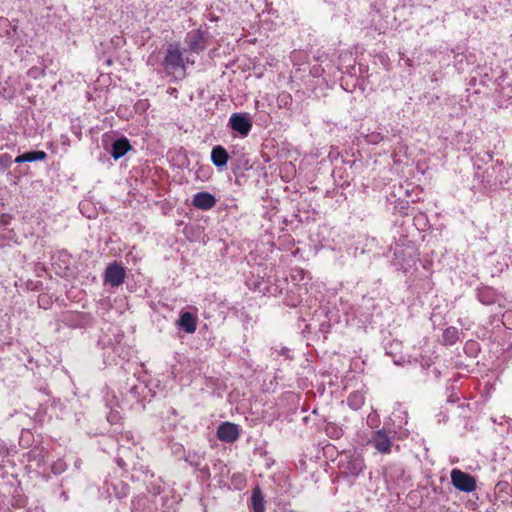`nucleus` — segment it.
<instances>
[{
	"label": "nucleus",
	"instance_id": "nucleus-1",
	"mask_svg": "<svg viewBox=\"0 0 512 512\" xmlns=\"http://www.w3.org/2000/svg\"><path fill=\"white\" fill-rule=\"evenodd\" d=\"M163 66L168 74L178 73L181 78L185 76V64L177 45L171 44L168 46Z\"/></svg>",
	"mask_w": 512,
	"mask_h": 512
},
{
	"label": "nucleus",
	"instance_id": "nucleus-2",
	"mask_svg": "<svg viewBox=\"0 0 512 512\" xmlns=\"http://www.w3.org/2000/svg\"><path fill=\"white\" fill-rule=\"evenodd\" d=\"M451 481L456 489L463 492H472L476 489L475 479L459 469L451 471Z\"/></svg>",
	"mask_w": 512,
	"mask_h": 512
},
{
	"label": "nucleus",
	"instance_id": "nucleus-3",
	"mask_svg": "<svg viewBox=\"0 0 512 512\" xmlns=\"http://www.w3.org/2000/svg\"><path fill=\"white\" fill-rule=\"evenodd\" d=\"M369 443L382 454H389L393 446V437L385 429L377 430L373 433Z\"/></svg>",
	"mask_w": 512,
	"mask_h": 512
},
{
	"label": "nucleus",
	"instance_id": "nucleus-4",
	"mask_svg": "<svg viewBox=\"0 0 512 512\" xmlns=\"http://www.w3.org/2000/svg\"><path fill=\"white\" fill-rule=\"evenodd\" d=\"M229 126L233 131L246 137L252 128V122L246 113H233L229 118Z\"/></svg>",
	"mask_w": 512,
	"mask_h": 512
},
{
	"label": "nucleus",
	"instance_id": "nucleus-5",
	"mask_svg": "<svg viewBox=\"0 0 512 512\" xmlns=\"http://www.w3.org/2000/svg\"><path fill=\"white\" fill-rule=\"evenodd\" d=\"M364 468V460L358 454L349 455L341 462V469L351 476H358Z\"/></svg>",
	"mask_w": 512,
	"mask_h": 512
},
{
	"label": "nucleus",
	"instance_id": "nucleus-6",
	"mask_svg": "<svg viewBox=\"0 0 512 512\" xmlns=\"http://www.w3.org/2000/svg\"><path fill=\"white\" fill-rule=\"evenodd\" d=\"M125 276L124 268L117 263H113L106 268L104 279L111 286L118 287L124 282Z\"/></svg>",
	"mask_w": 512,
	"mask_h": 512
},
{
	"label": "nucleus",
	"instance_id": "nucleus-7",
	"mask_svg": "<svg viewBox=\"0 0 512 512\" xmlns=\"http://www.w3.org/2000/svg\"><path fill=\"white\" fill-rule=\"evenodd\" d=\"M239 426L232 422H224L217 429V437L227 443H233L239 437Z\"/></svg>",
	"mask_w": 512,
	"mask_h": 512
},
{
	"label": "nucleus",
	"instance_id": "nucleus-8",
	"mask_svg": "<svg viewBox=\"0 0 512 512\" xmlns=\"http://www.w3.org/2000/svg\"><path fill=\"white\" fill-rule=\"evenodd\" d=\"M192 204L201 210H209L216 204V198L208 192H199L193 196Z\"/></svg>",
	"mask_w": 512,
	"mask_h": 512
},
{
	"label": "nucleus",
	"instance_id": "nucleus-9",
	"mask_svg": "<svg viewBox=\"0 0 512 512\" xmlns=\"http://www.w3.org/2000/svg\"><path fill=\"white\" fill-rule=\"evenodd\" d=\"M185 42L189 49L194 52H200L204 50V35L200 30H194L186 35Z\"/></svg>",
	"mask_w": 512,
	"mask_h": 512
},
{
	"label": "nucleus",
	"instance_id": "nucleus-10",
	"mask_svg": "<svg viewBox=\"0 0 512 512\" xmlns=\"http://www.w3.org/2000/svg\"><path fill=\"white\" fill-rule=\"evenodd\" d=\"M130 149H132L127 138L122 137L115 140L111 146V156L118 160L123 157Z\"/></svg>",
	"mask_w": 512,
	"mask_h": 512
},
{
	"label": "nucleus",
	"instance_id": "nucleus-11",
	"mask_svg": "<svg viewBox=\"0 0 512 512\" xmlns=\"http://www.w3.org/2000/svg\"><path fill=\"white\" fill-rule=\"evenodd\" d=\"M178 326L186 333H194L197 328V318L190 312H183L177 322Z\"/></svg>",
	"mask_w": 512,
	"mask_h": 512
},
{
	"label": "nucleus",
	"instance_id": "nucleus-12",
	"mask_svg": "<svg viewBox=\"0 0 512 512\" xmlns=\"http://www.w3.org/2000/svg\"><path fill=\"white\" fill-rule=\"evenodd\" d=\"M229 160V154L222 146H215L211 151V161L217 168L226 166Z\"/></svg>",
	"mask_w": 512,
	"mask_h": 512
},
{
	"label": "nucleus",
	"instance_id": "nucleus-13",
	"mask_svg": "<svg viewBox=\"0 0 512 512\" xmlns=\"http://www.w3.org/2000/svg\"><path fill=\"white\" fill-rule=\"evenodd\" d=\"M46 157L47 154L44 151H31L17 156L14 161L16 163L33 162L44 160Z\"/></svg>",
	"mask_w": 512,
	"mask_h": 512
},
{
	"label": "nucleus",
	"instance_id": "nucleus-14",
	"mask_svg": "<svg viewBox=\"0 0 512 512\" xmlns=\"http://www.w3.org/2000/svg\"><path fill=\"white\" fill-rule=\"evenodd\" d=\"M252 503L254 512H264L263 497L258 488H256L252 493Z\"/></svg>",
	"mask_w": 512,
	"mask_h": 512
},
{
	"label": "nucleus",
	"instance_id": "nucleus-15",
	"mask_svg": "<svg viewBox=\"0 0 512 512\" xmlns=\"http://www.w3.org/2000/svg\"><path fill=\"white\" fill-rule=\"evenodd\" d=\"M459 338V331L455 327H448L443 333V339L447 344H454Z\"/></svg>",
	"mask_w": 512,
	"mask_h": 512
},
{
	"label": "nucleus",
	"instance_id": "nucleus-16",
	"mask_svg": "<svg viewBox=\"0 0 512 512\" xmlns=\"http://www.w3.org/2000/svg\"><path fill=\"white\" fill-rule=\"evenodd\" d=\"M11 164H12V157L9 154L4 153V154L0 155V170H5V169L9 168Z\"/></svg>",
	"mask_w": 512,
	"mask_h": 512
},
{
	"label": "nucleus",
	"instance_id": "nucleus-17",
	"mask_svg": "<svg viewBox=\"0 0 512 512\" xmlns=\"http://www.w3.org/2000/svg\"><path fill=\"white\" fill-rule=\"evenodd\" d=\"M348 402L352 408L358 409L362 405L363 400L360 395L353 394L348 398Z\"/></svg>",
	"mask_w": 512,
	"mask_h": 512
},
{
	"label": "nucleus",
	"instance_id": "nucleus-18",
	"mask_svg": "<svg viewBox=\"0 0 512 512\" xmlns=\"http://www.w3.org/2000/svg\"><path fill=\"white\" fill-rule=\"evenodd\" d=\"M35 74H36V69H30L29 70V75L35 76Z\"/></svg>",
	"mask_w": 512,
	"mask_h": 512
}]
</instances>
